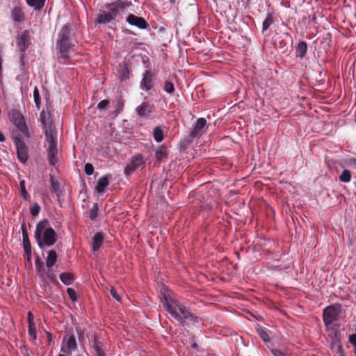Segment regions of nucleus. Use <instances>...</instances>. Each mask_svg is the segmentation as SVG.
Returning a JSON list of instances; mask_svg holds the SVG:
<instances>
[{
	"label": "nucleus",
	"mask_w": 356,
	"mask_h": 356,
	"mask_svg": "<svg viewBox=\"0 0 356 356\" xmlns=\"http://www.w3.org/2000/svg\"><path fill=\"white\" fill-rule=\"evenodd\" d=\"M35 268L39 274V276L44 280V274L46 273V269L43 261H42L39 258L37 259L35 261Z\"/></svg>",
	"instance_id": "obj_26"
},
{
	"label": "nucleus",
	"mask_w": 356,
	"mask_h": 356,
	"mask_svg": "<svg viewBox=\"0 0 356 356\" xmlns=\"http://www.w3.org/2000/svg\"><path fill=\"white\" fill-rule=\"evenodd\" d=\"M23 247L24 250L25 257L28 260L31 259V245L29 240L23 241Z\"/></svg>",
	"instance_id": "obj_32"
},
{
	"label": "nucleus",
	"mask_w": 356,
	"mask_h": 356,
	"mask_svg": "<svg viewBox=\"0 0 356 356\" xmlns=\"http://www.w3.org/2000/svg\"><path fill=\"white\" fill-rule=\"evenodd\" d=\"M17 150V156L22 163H26L29 159L28 149L25 143L18 136L13 139Z\"/></svg>",
	"instance_id": "obj_9"
},
{
	"label": "nucleus",
	"mask_w": 356,
	"mask_h": 356,
	"mask_svg": "<svg viewBox=\"0 0 356 356\" xmlns=\"http://www.w3.org/2000/svg\"><path fill=\"white\" fill-rule=\"evenodd\" d=\"M9 118L24 137L27 139L30 138L29 129L25 122V118L20 111L16 109L11 110L9 112Z\"/></svg>",
	"instance_id": "obj_6"
},
{
	"label": "nucleus",
	"mask_w": 356,
	"mask_h": 356,
	"mask_svg": "<svg viewBox=\"0 0 356 356\" xmlns=\"http://www.w3.org/2000/svg\"><path fill=\"white\" fill-rule=\"evenodd\" d=\"M26 1L29 6L40 10L44 7L46 0H26Z\"/></svg>",
	"instance_id": "obj_24"
},
{
	"label": "nucleus",
	"mask_w": 356,
	"mask_h": 356,
	"mask_svg": "<svg viewBox=\"0 0 356 356\" xmlns=\"http://www.w3.org/2000/svg\"><path fill=\"white\" fill-rule=\"evenodd\" d=\"M72 26L67 24L63 26L58 33L57 47L59 49L60 57L65 60L69 58L70 49L72 47Z\"/></svg>",
	"instance_id": "obj_4"
},
{
	"label": "nucleus",
	"mask_w": 356,
	"mask_h": 356,
	"mask_svg": "<svg viewBox=\"0 0 356 356\" xmlns=\"http://www.w3.org/2000/svg\"><path fill=\"white\" fill-rule=\"evenodd\" d=\"M153 137L156 142L161 143L164 139L163 130L161 127H156L153 129Z\"/></svg>",
	"instance_id": "obj_25"
},
{
	"label": "nucleus",
	"mask_w": 356,
	"mask_h": 356,
	"mask_svg": "<svg viewBox=\"0 0 356 356\" xmlns=\"http://www.w3.org/2000/svg\"><path fill=\"white\" fill-rule=\"evenodd\" d=\"M193 347H194V348H195V347H197V345H196L195 343H194V344L193 345Z\"/></svg>",
	"instance_id": "obj_51"
},
{
	"label": "nucleus",
	"mask_w": 356,
	"mask_h": 356,
	"mask_svg": "<svg viewBox=\"0 0 356 356\" xmlns=\"http://www.w3.org/2000/svg\"><path fill=\"white\" fill-rule=\"evenodd\" d=\"M58 356H66V355H63V354H60Z\"/></svg>",
	"instance_id": "obj_52"
},
{
	"label": "nucleus",
	"mask_w": 356,
	"mask_h": 356,
	"mask_svg": "<svg viewBox=\"0 0 356 356\" xmlns=\"http://www.w3.org/2000/svg\"><path fill=\"white\" fill-rule=\"evenodd\" d=\"M348 341L353 346V352L356 355V335H349Z\"/></svg>",
	"instance_id": "obj_45"
},
{
	"label": "nucleus",
	"mask_w": 356,
	"mask_h": 356,
	"mask_svg": "<svg viewBox=\"0 0 356 356\" xmlns=\"http://www.w3.org/2000/svg\"><path fill=\"white\" fill-rule=\"evenodd\" d=\"M92 250L94 252L97 251L102 246L104 242V234L102 232L96 233L92 238Z\"/></svg>",
	"instance_id": "obj_19"
},
{
	"label": "nucleus",
	"mask_w": 356,
	"mask_h": 356,
	"mask_svg": "<svg viewBox=\"0 0 356 356\" xmlns=\"http://www.w3.org/2000/svg\"><path fill=\"white\" fill-rule=\"evenodd\" d=\"M126 22L129 25L136 26L140 29H146L148 26L147 22L143 17L136 16L132 13L127 15Z\"/></svg>",
	"instance_id": "obj_13"
},
{
	"label": "nucleus",
	"mask_w": 356,
	"mask_h": 356,
	"mask_svg": "<svg viewBox=\"0 0 356 356\" xmlns=\"http://www.w3.org/2000/svg\"><path fill=\"white\" fill-rule=\"evenodd\" d=\"M163 304L164 308L182 325L186 319L196 321V317L177 300L164 295Z\"/></svg>",
	"instance_id": "obj_2"
},
{
	"label": "nucleus",
	"mask_w": 356,
	"mask_h": 356,
	"mask_svg": "<svg viewBox=\"0 0 356 356\" xmlns=\"http://www.w3.org/2000/svg\"><path fill=\"white\" fill-rule=\"evenodd\" d=\"M60 279L65 285H70L74 280V277L72 273L64 272L60 275Z\"/></svg>",
	"instance_id": "obj_23"
},
{
	"label": "nucleus",
	"mask_w": 356,
	"mask_h": 356,
	"mask_svg": "<svg viewBox=\"0 0 356 356\" xmlns=\"http://www.w3.org/2000/svg\"><path fill=\"white\" fill-rule=\"evenodd\" d=\"M271 353L273 355V356H289V355L283 353L280 350L275 348L272 349Z\"/></svg>",
	"instance_id": "obj_46"
},
{
	"label": "nucleus",
	"mask_w": 356,
	"mask_h": 356,
	"mask_svg": "<svg viewBox=\"0 0 356 356\" xmlns=\"http://www.w3.org/2000/svg\"><path fill=\"white\" fill-rule=\"evenodd\" d=\"M11 15L13 19L17 22H22L24 19V14L22 9L18 7H15L13 9Z\"/></svg>",
	"instance_id": "obj_21"
},
{
	"label": "nucleus",
	"mask_w": 356,
	"mask_h": 356,
	"mask_svg": "<svg viewBox=\"0 0 356 356\" xmlns=\"http://www.w3.org/2000/svg\"><path fill=\"white\" fill-rule=\"evenodd\" d=\"M45 278H48L51 282L56 281V275H54V273H53V271L51 270H49L46 271V273L44 274V279Z\"/></svg>",
	"instance_id": "obj_43"
},
{
	"label": "nucleus",
	"mask_w": 356,
	"mask_h": 356,
	"mask_svg": "<svg viewBox=\"0 0 356 356\" xmlns=\"http://www.w3.org/2000/svg\"><path fill=\"white\" fill-rule=\"evenodd\" d=\"M124 105V101L122 99H118L115 106V109L114 111V114L115 116L118 115L122 111Z\"/></svg>",
	"instance_id": "obj_37"
},
{
	"label": "nucleus",
	"mask_w": 356,
	"mask_h": 356,
	"mask_svg": "<svg viewBox=\"0 0 356 356\" xmlns=\"http://www.w3.org/2000/svg\"><path fill=\"white\" fill-rule=\"evenodd\" d=\"M118 74L120 81H124L129 78V70L127 64H120L118 65Z\"/></svg>",
	"instance_id": "obj_18"
},
{
	"label": "nucleus",
	"mask_w": 356,
	"mask_h": 356,
	"mask_svg": "<svg viewBox=\"0 0 356 356\" xmlns=\"http://www.w3.org/2000/svg\"><path fill=\"white\" fill-rule=\"evenodd\" d=\"M155 156L157 160H163L166 156L165 149L163 145L160 146L156 152Z\"/></svg>",
	"instance_id": "obj_33"
},
{
	"label": "nucleus",
	"mask_w": 356,
	"mask_h": 356,
	"mask_svg": "<svg viewBox=\"0 0 356 356\" xmlns=\"http://www.w3.org/2000/svg\"><path fill=\"white\" fill-rule=\"evenodd\" d=\"M352 175L349 170L345 169L342 171L339 177L340 181L343 183H349L351 181Z\"/></svg>",
	"instance_id": "obj_30"
},
{
	"label": "nucleus",
	"mask_w": 356,
	"mask_h": 356,
	"mask_svg": "<svg viewBox=\"0 0 356 356\" xmlns=\"http://www.w3.org/2000/svg\"><path fill=\"white\" fill-rule=\"evenodd\" d=\"M346 317V311L340 304H333L326 307L323 311V320L326 327L335 321H341Z\"/></svg>",
	"instance_id": "obj_5"
},
{
	"label": "nucleus",
	"mask_w": 356,
	"mask_h": 356,
	"mask_svg": "<svg viewBox=\"0 0 356 356\" xmlns=\"http://www.w3.org/2000/svg\"><path fill=\"white\" fill-rule=\"evenodd\" d=\"M19 193L20 196L24 200H29L30 195L27 192L26 189V182L25 180L22 179L19 181Z\"/></svg>",
	"instance_id": "obj_27"
},
{
	"label": "nucleus",
	"mask_w": 356,
	"mask_h": 356,
	"mask_svg": "<svg viewBox=\"0 0 356 356\" xmlns=\"http://www.w3.org/2000/svg\"><path fill=\"white\" fill-rule=\"evenodd\" d=\"M133 6L132 2L129 0H114L106 3L104 5L105 10L97 15L96 22L99 24L119 22Z\"/></svg>",
	"instance_id": "obj_1"
},
{
	"label": "nucleus",
	"mask_w": 356,
	"mask_h": 356,
	"mask_svg": "<svg viewBox=\"0 0 356 356\" xmlns=\"http://www.w3.org/2000/svg\"><path fill=\"white\" fill-rule=\"evenodd\" d=\"M50 184H51V192L56 195L58 201L60 202L62 198V191L60 190V185L58 180L56 179L54 176L50 175Z\"/></svg>",
	"instance_id": "obj_16"
},
{
	"label": "nucleus",
	"mask_w": 356,
	"mask_h": 356,
	"mask_svg": "<svg viewBox=\"0 0 356 356\" xmlns=\"http://www.w3.org/2000/svg\"><path fill=\"white\" fill-rule=\"evenodd\" d=\"M40 211V205L35 202L32 204L30 209V213L33 216H36L39 214Z\"/></svg>",
	"instance_id": "obj_39"
},
{
	"label": "nucleus",
	"mask_w": 356,
	"mask_h": 356,
	"mask_svg": "<svg viewBox=\"0 0 356 356\" xmlns=\"http://www.w3.org/2000/svg\"><path fill=\"white\" fill-rule=\"evenodd\" d=\"M111 296H113V298H115L117 301L120 302V295L118 294V291H116V289L112 288L111 289Z\"/></svg>",
	"instance_id": "obj_48"
},
{
	"label": "nucleus",
	"mask_w": 356,
	"mask_h": 356,
	"mask_svg": "<svg viewBox=\"0 0 356 356\" xmlns=\"http://www.w3.org/2000/svg\"><path fill=\"white\" fill-rule=\"evenodd\" d=\"M28 332H29V334L30 335V337L33 339L35 340L36 338H37V333H36L35 325H29Z\"/></svg>",
	"instance_id": "obj_40"
},
{
	"label": "nucleus",
	"mask_w": 356,
	"mask_h": 356,
	"mask_svg": "<svg viewBox=\"0 0 356 356\" xmlns=\"http://www.w3.org/2000/svg\"><path fill=\"white\" fill-rule=\"evenodd\" d=\"M84 171H85L86 175H92L93 174V172H94V167H93V165L91 163H87L85 165Z\"/></svg>",
	"instance_id": "obj_42"
},
{
	"label": "nucleus",
	"mask_w": 356,
	"mask_h": 356,
	"mask_svg": "<svg viewBox=\"0 0 356 356\" xmlns=\"http://www.w3.org/2000/svg\"><path fill=\"white\" fill-rule=\"evenodd\" d=\"M154 86V74L150 70H145L143 73V78L140 82V88L147 92L151 90Z\"/></svg>",
	"instance_id": "obj_11"
},
{
	"label": "nucleus",
	"mask_w": 356,
	"mask_h": 356,
	"mask_svg": "<svg viewBox=\"0 0 356 356\" xmlns=\"http://www.w3.org/2000/svg\"><path fill=\"white\" fill-rule=\"evenodd\" d=\"M30 34L28 31H24L17 38V47L21 51H25L29 47Z\"/></svg>",
	"instance_id": "obj_15"
},
{
	"label": "nucleus",
	"mask_w": 356,
	"mask_h": 356,
	"mask_svg": "<svg viewBox=\"0 0 356 356\" xmlns=\"http://www.w3.org/2000/svg\"><path fill=\"white\" fill-rule=\"evenodd\" d=\"M98 211L99 207L97 203H95L92 207V209L90 210L89 212V218L91 220H95L98 215Z\"/></svg>",
	"instance_id": "obj_35"
},
{
	"label": "nucleus",
	"mask_w": 356,
	"mask_h": 356,
	"mask_svg": "<svg viewBox=\"0 0 356 356\" xmlns=\"http://www.w3.org/2000/svg\"><path fill=\"white\" fill-rule=\"evenodd\" d=\"M44 136L48 144L47 149L49 163L51 165L54 166L56 163V156L58 154L57 149V137L54 136L52 129H46Z\"/></svg>",
	"instance_id": "obj_7"
},
{
	"label": "nucleus",
	"mask_w": 356,
	"mask_h": 356,
	"mask_svg": "<svg viewBox=\"0 0 356 356\" xmlns=\"http://www.w3.org/2000/svg\"><path fill=\"white\" fill-rule=\"evenodd\" d=\"M341 356H344L343 355H341Z\"/></svg>",
	"instance_id": "obj_53"
},
{
	"label": "nucleus",
	"mask_w": 356,
	"mask_h": 356,
	"mask_svg": "<svg viewBox=\"0 0 356 356\" xmlns=\"http://www.w3.org/2000/svg\"><path fill=\"white\" fill-rule=\"evenodd\" d=\"M135 111L137 115L140 118L152 119L154 117V106L145 102L138 106Z\"/></svg>",
	"instance_id": "obj_10"
},
{
	"label": "nucleus",
	"mask_w": 356,
	"mask_h": 356,
	"mask_svg": "<svg viewBox=\"0 0 356 356\" xmlns=\"http://www.w3.org/2000/svg\"><path fill=\"white\" fill-rule=\"evenodd\" d=\"M258 333L259 334V337L261 338V339L264 341V342H269L270 341V337L268 335V333L267 332L266 330L262 329V328H260V329H258Z\"/></svg>",
	"instance_id": "obj_38"
},
{
	"label": "nucleus",
	"mask_w": 356,
	"mask_h": 356,
	"mask_svg": "<svg viewBox=\"0 0 356 356\" xmlns=\"http://www.w3.org/2000/svg\"><path fill=\"white\" fill-rule=\"evenodd\" d=\"M77 349L76 340L74 336H70L67 339L63 340L60 351L67 355H71Z\"/></svg>",
	"instance_id": "obj_12"
},
{
	"label": "nucleus",
	"mask_w": 356,
	"mask_h": 356,
	"mask_svg": "<svg viewBox=\"0 0 356 356\" xmlns=\"http://www.w3.org/2000/svg\"><path fill=\"white\" fill-rule=\"evenodd\" d=\"M67 294H68L69 297L70 298V299L72 301H76V291L73 289L67 288Z\"/></svg>",
	"instance_id": "obj_44"
},
{
	"label": "nucleus",
	"mask_w": 356,
	"mask_h": 356,
	"mask_svg": "<svg viewBox=\"0 0 356 356\" xmlns=\"http://www.w3.org/2000/svg\"><path fill=\"white\" fill-rule=\"evenodd\" d=\"M109 101L107 100V99H104V100H102L101 102H99L97 104V108L99 110V111H102V110H104L106 109L108 106L109 105Z\"/></svg>",
	"instance_id": "obj_41"
},
{
	"label": "nucleus",
	"mask_w": 356,
	"mask_h": 356,
	"mask_svg": "<svg viewBox=\"0 0 356 356\" xmlns=\"http://www.w3.org/2000/svg\"><path fill=\"white\" fill-rule=\"evenodd\" d=\"M163 90L168 94H173L175 92L174 84L171 81H165L163 86Z\"/></svg>",
	"instance_id": "obj_34"
},
{
	"label": "nucleus",
	"mask_w": 356,
	"mask_h": 356,
	"mask_svg": "<svg viewBox=\"0 0 356 356\" xmlns=\"http://www.w3.org/2000/svg\"><path fill=\"white\" fill-rule=\"evenodd\" d=\"M92 347L98 356H104V352L102 349V343L96 338L92 341Z\"/></svg>",
	"instance_id": "obj_28"
},
{
	"label": "nucleus",
	"mask_w": 356,
	"mask_h": 356,
	"mask_svg": "<svg viewBox=\"0 0 356 356\" xmlns=\"http://www.w3.org/2000/svg\"><path fill=\"white\" fill-rule=\"evenodd\" d=\"M33 98L34 102L35 103V106L38 109H40V92L37 87H35V89L33 90Z\"/></svg>",
	"instance_id": "obj_36"
},
{
	"label": "nucleus",
	"mask_w": 356,
	"mask_h": 356,
	"mask_svg": "<svg viewBox=\"0 0 356 356\" xmlns=\"http://www.w3.org/2000/svg\"><path fill=\"white\" fill-rule=\"evenodd\" d=\"M206 124L207 120L204 118H198L194 124L189 136L193 138L200 137L202 135L201 131L205 127Z\"/></svg>",
	"instance_id": "obj_14"
},
{
	"label": "nucleus",
	"mask_w": 356,
	"mask_h": 356,
	"mask_svg": "<svg viewBox=\"0 0 356 356\" xmlns=\"http://www.w3.org/2000/svg\"><path fill=\"white\" fill-rule=\"evenodd\" d=\"M35 238L40 248L44 246H52L57 241L56 233L54 229L49 226L47 220H41L37 224Z\"/></svg>",
	"instance_id": "obj_3"
},
{
	"label": "nucleus",
	"mask_w": 356,
	"mask_h": 356,
	"mask_svg": "<svg viewBox=\"0 0 356 356\" xmlns=\"http://www.w3.org/2000/svg\"><path fill=\"white\" fill-rule=\"evenodd\" d=\"M110 175L106 174L102 177H101L97 183V186L95 187V191L99 194H102L105 191V188L108 186L109 181L108 179L110 177Z\"/></svg>",
	"instance_id": "obj_17"
},
{
	"label": "nucleus",
	"mask_w": 356,
	"mask_h": 356,
	"mask_svg": "<svg viewBox=\"0 0 356 356\" xmlns=\"http://www.w3.org/2000/svg\"><path fill=\"white\" fill-rule=\"evenodd\" d=\"M273 18L270 13H268L266 18L264 19L262 24V32L267 31L268 28L273 24Z\"/></svg>",
	"instance_id": "obj_31"
},
{
	"label": "nucleus",
	"mask_w": 356,
	"mask_h": 356,
	"mask_svg": "<svg viewBox=\"0 0 356 356\" xmlns=\"http://www.w3.org/2000/svg\"><path fill=\"white\" fill-rule=\"evenodd\" d=\"M348 165L353 167L354 168H356V158L355 159H350L348 161Z\"/></svg>",
	"instance_id": "obj_50"
},
{
	"label": "nucleus",
	"mask_w": 356,
	"mask_h": 356,
	"mask_svg": "<svg viewBox=\"0 0 356 356\" xmlns=\"http://www.w3.org/2000/svg\"><path fill=\"white\" fill-rule=\"evenodd\" d=\"M145 167V160L142 154H136L131 159L124 170V173L127 177L131 175L138 170H143Z\"/></svg>",
	"instance_id": "obj_8"
},
{
	"label": "nucleus",
	"mask_w": 356,
	"mask_h": 356,
	"mask_svg": "<svg viewBox=\"0 0 356 356\" xmlns=\"http://www.w3.org/2000/svg\"><path fill=\"white\" fill-rule=\"evenodd\" d=\"M33 315L32 314V313L31 312H29L28 313V323H29V325H35L34 322H33Z\"/></svg>",
	"instance_id": "obj_49"
},
{
	"label": "nucleus",
	"mask_w": 356,
	"mask_h": 356,
	"mask_svg": "<svg viewBox=\"0 0 356 356\" xmlns=\"http://www.w3.org/2000/svg\"><path fill=\"white\" fill-rule=\"evenodd\" d=\"M307 51V44L305 42H299L296 47V54L298 57L302 58L305 57Z\"/></svg>",
	"instance_id": "obj_20"
},
{
	"label": "nucleus",
	"mask_w": 356,
	"mask_h": 356,
	"mask_svg": "<svg viewBox=\"0 0 356 356\" xmlns=\"http://www.w3.org/2000/svg\"><path fill=\"white\" fill-rule=\"evenodd\" d=\"M40 121L42 125L44 132L46 129H51V126H48L49 115L44 111H42L40 114Z\"/></svg>",
	"instance_id": "obj_29"
},
{
	"label": "nucleus",
	"mask_w": 356,
	"mask_h": 356,
	"mask_svg": "<svg viewBox=\"0 0 356 356\" xmlns=\"http://www.w3.org/2000/svg\"><path fill=\"white\" fill-rule=\"evenodd\" d=\"M57 261V254L54 250L49 251L47 259L46 265L48 268H51Z\"/></svg>",
	"instance_id": "obj_22"
},
{
	"label": "nucleus",
	"mask_w": 356,
	"mask_h": 356,
	"mask_svg": "<svg viewBox=\"0 0 356 356\" xmlns=\"http://www.w3.org/2000/svg\"><path fill=\"white\" fill-rule=\"evenodd\" d=\"M22 230V236H23V241L29 240L27 230L26 228V225L24 224H22L21 226Z\"/></svg>",
	"instance_id": "obj_47"
}]
</instances>
